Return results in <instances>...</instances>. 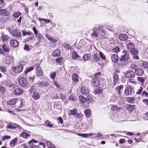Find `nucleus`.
Listing matches in <instances>:
<instances>
[{
  "label": "nucleus",
  "instance_id": "19",
  "mask_svg": "<svg viewBox=\"0 0 148 148\" xmlns=\"http://www.w3.org/2000/svg\"><path fill=\"white\" fill-rule=\"evenodd\" d=\"M23 93V91L19 88L15 89L14 91V94L15 95H20Z\"/></svg>",
  "mask_w": 148,
  "mask_h": 148
},
{
  "label": "nucleus",
  "instance_id": "53",
  "mask_svg": "<svg viewBox=\"0 0 148 148\" xmlns=\"http://www.w3.org/2000/svg\"><path fill=\"white\" fill-rule=\"evenodd\" d=\"M0 71L3 73L5 72L6 71V69L5 66H0Z\"/></svg>",
  "mask_w": 148,
  "mask_h": 148
},
{
  "label": "nucleus",
  "instance_id": "5",
  "mask_svg": "<svg viewBox=\"0 0 148 148\" xmlns=\"http://www.w3.org/2000/svg\"><path fill=\"white\" fill-rule=\"evenodd\" d=\"M123 90V86L121 85L117 86L115 88V91L116 93L119 95V97L121 98L120 97L121 95V93Z\"/></svg>",
  "mask_w": 148,
  "mask_h": 148
},
{
  "label": "nucleus",
  "instance_id": "22",
  "mask_svg": "<svg viewBox=\"0 0 148 148\" xmlns=\"http://www.w3.org/2000/svg\"><path fill=\"white\" fill-rule=\"evenodd\" d=\"M144 73V71L140 69H137L135 71V73L136 74L139 76L142 75Z\"/></svg>",
  "mask_w": 148,
  "mask_h": 148
},
{
  "label": "nucleus",
  "instance_id": "38",
  "mask_svg": "<svg viewBox=\"0 0 148 148\" xmlns=\"http://www.w3.org/2000/svg\"><path fill=\"white\" fill-rule=\"evenodd\" d=\"M78 76L75 74H73L72 77L73 80L75 82H78Z\"/></svg>",
  "mask_w": 148,
  "mask_h": 148
},
{
  "label": "nucleus",
  "instance_id": "51",
  "mask_svg": "<svg viewBox=\"0 0 148 148\" xmlns=\"http://www.w3.org/2000/svg\"><path fill=\"white\" fill-rule=\"evenodd\" d=\"M34 67L33 66H31L27 68L26 70L25 73V74H27L28 72L30 71H31L32 70L34 69Z\"/></svg>",
  "mask_w": 148,
  "mask_h": 148
},
{
  "label": "nucleus",
  "instance_id": "18",
  "mask_svg": "<svg viewBox=\"0 0 148 148\" xmlns=\"http://www.w3.org/2000/svg\"><path fill=\"white\" fill-rule=\"evenodd\" d=\"M127 48L128 50L130 51L134 48V45L132 42H129L127 44Z\"/></svg>",
  "mask_w": 148,
  "mask_h": 148
},
{
  "label": "nucleus",
  "instance_id": "20",
  "mask_svg": "<svg viewBox=\"0 0 148 148\" xmlns=\"http://www.w3.org/2000/svg\"><path fill=\"white\" fill-rule=\"evenodd\" d=\"M128 36L126 34H121L119 36V38L121 41H125L127 39Z\"/></svg>",
  "mask_w": 148,
  "mask_h": 148
},
{
  "label": "nucleus",
  "instance_id": "13",
  "mask_svg": "<svg viewBox=\"0 0 148 148\" xmlns=\"http://www.w3.org/2000/svg\"><path fill=\"white\" fill-rule=\"evenodd\" d=\"M36 73L39 76H41L43 73V72L40 66L37 67L36 69Z\"/></svg>",
  "mask_w": 148,
  "mask_h": 148
},
{
  "label": "nucleus",
  "instance_id": "43",
  "mask_svg": "<svg viewBox=\"0 0 148 148\" xmlns=\"http://www.w3.org/2000/svg\"><path fill=\"white\" fill-rule=\"evenodd\" d=\"M134 99L132 97H128L127 99V101L130 103H133L134 101Z\"/></svg>",
  "mask_w": 148,
  "mask_h": 148
},
{
  "label": "nucleus",
  "instance_id": "7",
  "mask_svg": "<svg viewBox=\"0 0 148 148\" xmlns=\"http://www.w3.org/2000/svg\"><path fill=\"white\" fill-rule=\"evenodd\" d=\"M19 83L21 86H24L27 84V82L25 78L22 77L19 79Z\"/></svg>",
  "mask_w": 148,
  "mask_h": 148
},
{
  "label": "nucleus",
  "instance_id": "34",
  "mask_svg": "<svg viewBox=\"0 0 148 148\" xmlns=\"http://www.w3.org/2000/svg\"><path fill=\"white\" fill-rule=\"evenodd\" d=\"M79 99L80 102L82 103H84L86 101V98L82 95L79 96Z\"/></svg>",
  "mask_w": 148,
  "mask_h": 148
},
{
  "label": "nucleus",
  "instance_id": "26",
  "mask_svg": "<svg viewBox=\"0 0 148 148\" xmlns=\"http://www.w3.org/2000/svg\"><path fill=\"white\" fill-rule=\"evenodd\" d=\"M20 136L23 138H27L30 136V134L26 132H23L21 134Z\"/></svg>",
  "mask_w": 148,
  "mask_h": 148
},
{
  "label": "nucleus",
  "instance_id": "59",
  "mask_svg": "<svg viewBox=\"0 0 148 148\" xmlns=\"http://www.w3.org/2000/svg\"><path fill=\"white\" fill-rule=\"evenodd\" d=\"M131 68L135 70L137 69V66L134 64H132L131 66Z\"/></svg>",
  "mask_w": 148,
  "mask_h": 148
},
{
  "label": "nucleus",
  "instance_id": "28",
  "mask_svg": "<svg viewBox=\"0 0 148 148\" xmlns=\"http://www.w3.org/2000/svg\"><path fill=\"white\" fill-rule=\"evenodd\" d=\"M87 101L88 103H90L93 101V96L91 95H88L87 97Z\"/></svg>",
  "mask_w": 148,
  "mask_h": 148
},
{
  "label": "nucleus",
  "instance_id": "12",
  "mask_svg": "<svg viewBox=\"0 0 148 148\" xmlns=\"http://www.w3.org/2000/svg\"><path fill=\"white\" fill-rule=\"evenodd\" d=\"M17 101V99H12L8 100V104L10 105H12L14 104Z\"/></svg>",
  "mask_w": 148,
  "mask_h": 148
},
{
  "label": "nucleus",
  "instance_id": "50",
  "mask_svg": "<svg viewBox=\"0 0 148 148\" xmlns=\"http://www.w3.org/2000/svg\"><path fill=\"white\" fill-rule=\"evenodd\" d=\"M2 84L5 86H8L9 87H10L11 86V84L8 83V82L7 81H3Z\"/></svg>",
  "mask_w": 148,
  "mask_h": 148
},
{
  "label": "nucleus",
  "instance_id": "11",
  "mask_svg": "<svg viewBox=\"0 0 148 148\" xmlns=\"http://www.w3.org/2000/svg\"><path fill=\"white\" fill-rule=\"evenodd\" d=\"M81 91L83 94H87L89 93L88 88L85 86L82 87L81 88Z\"/></svg>",
  "mask_w": 148,
  "mask_h": 148
},
{
  "label": "nucleus",
  "instance_id": "49",
  "mask_svg": "<svg viewBox=\"0 0 148 148\" xmlns=\"http://www.w3.org/2000/svg\"><path fill=\"white\" fill-rule=\"evenodd\" d=\"M78 55L75 52H73L72 53V58L73 59L75 60L77 57Z\"/></svg>",
  "mask_w": 148,
  "mask_h": 148
},
{
  "label": "nucleus",
  "instance_id": "60",
  "mask_svg": "<svg viewBox=\"0 0 148 148\" xmlns=\"http://www.w3.org/2000/svg\"><path fill=\"white\" fill-rule=\"evenodd\" d=\"M58 63L61 62L62 60V58H58L55 60Z\"/></svg>",
  "mask_w": 148,
  "mask_h": 148
},
{
  "label": "nucleus",
  "instance_id": "57",
  "mask_svg": "<svg viewBox=\"0 0 148 148\" xmlns=\"http://www.w3.org/2000/svg\"><path fill=\"white\" fill-rule=\"evenodd\" d=\"M113 51L115 53H117L119 51V48L118 47H116L114 48Z\"/></svg>",
  "mask_w": 148,
  "mask_h": 148
},
{
  "label": "nucleus",
  "instance_id": "2",
  "mask_svg": "<svg viewBox=\"0 0 148 148\" xmlns=\"http://www.w3.org/2000/svg\"><path fill=\"white\" fill-rule=\"evenodd\" d=\"M123 52L125 53L123 56H122L120 60L122 64H125V62L127 61L129 58V54L124 51H123Z\"/></svg>",
  "mask_w": 148,
  "mask_h": 148
},
{
  "label": "nucleus",
  "instance_id": "25",
  "mask_svg": "<svg viewBox=\"0 0 148 148\" xmlns=\"http://www.w3.org/2000/svg\"><path fill=\"white\" fill-rule=\"evenodd\" d=\"M8 13L7 11L4 10H0V15L8 16Z\"/></svg>",
  "mask_w": 148,
  "mask_h": 148
},
{
  "label": "nucleus",
  "instance_id": "23",
  "mask_svg": "<svg viewBox=\"0 0 148 148\" xmlns=\"http://www.w3.org/2000/svg\"><path fill=\"white\" fill-rule=\"evenodd\" d=\"M84 112L87 118H89L91 114V110L89 109H87L84 111Z\"/></svg>",
  "mask_w": 148,
  "mask_h": 148
},
{
  "label": "nucleus",
  "instance_id": "40",
  "mask_svg": "<svg viewBox=\"0 0 148 148\" xmlns=\"http://www.w3.org/2000/svg\"><path fill=\"white\" fill-rule=\"evenodd\" d=\"M114 84L115 85L116 83L118 81V80L119 79L118 76L117 74H115L114 75Z\"/></svg>",
  "mask_w": 148,
  "mask_h": 148
},
{
  "label": "nucleus",
  "instance_id": "45",
  "mask_svg": "<svg viewBox=\"0 0 148 148\" xmlns=\"http://www.w3.org/2000/svg\"><path fill=\"white\" fill-rule=\"evenodd\" d=\"M142 66L145 69L148 68V63L146 62H143L142 63Z\"/></svg>",
  "mask_w": 148,
  "mask_h": 148
},
{
  "label": "nucleus",
  "instance_id": "48",
  "mask_svg": "<svg viewBox=\"0 0 148 148\" xmlns=\"http://www.w3.org/2000/svg\"><path fill=\"white\" fill-rule=\"evenodd\" d=\"M111 109L112 110H119L121 109V108H118L116 106H112L111 107Z\"/></svg>",
  "mask_w": 148,
  "mask_h": 148
},
{
  "label": "nucleus",
  "instance_id": "35",
  "mask_svg": "<svg viewBox=\"0 0 148 148\" xmlns=\"http://www.w3.org/2000/svg\"><path fill=\"white\" fill-rule=\"evenodd\" d=\"M91 58L90 55L89 54L85 55L83 57V59L85 61L88 60Z\"/></svg>",
  "mask_w": 148,
  "mask_h": 148
},
{
  "label": "nucleus",
  "instance_id": "32",
  "mask_svg": "<svg viewBox=\"0 0 148 148\" xmlns=\"http://www.w3.org/2000/svg\"><path fill=\"white\" fill-rule=\"evenodd\" d=\"M49 84L48 82H41L40 83H39V86L40 87H43V86H47L49 85Z\"/></svg>",
  "mask_w": 148,
  "mask_h": 148
},
{
  "label": "nucleus",
  "instance_id": "27",
  "mask_svg": "<svg viewBox=\"0 0 148 148\" xmlns=\"http://www.w3.org/2000/svg\"><path fill=\"white\" fill-rule=\"evenodd\" d=\"M2 49L5 52H8L9 49L8 46L5 44H3L2 46Z\"/></svg>",
  "mask_w": 148,
  "mask_h": 148
},
{
  "label": "nucleus",
  "instance_id": "47",
  "mask_svg": "<svg viewBox=\"0 0 148 148\" xmlns=\"http://www.w3.org/2000/svg\"><path fill=\"white\" fill-rule=\"evenodd\" d=\"M77 109L76 108L73 109L70 111V114L71 115H74L77 111Z\"/></svg>",
  "mask_w": 148,
  "mask_h": 148
},
{
  "label": "nucleus",
  "instance_id": "52",
  "mask_svg": "<svg viewBox=\"0 0 148 148\" xmlns=\"http://www.w3.org/2000/svg\"><path fill=\"white\" fill-rule=\"evenodd\" d=\"M10 136H3L2 139V141H3L5 140L10 139Z\"/></svg>",
  "mask_w": 148,
  "mask_h": 148
},
{
  "label": "nucleus",
  "instance_id": "6",
  "mask_svg": "<svg viewBox=\"0 0 148 148\" xmlns=\"http://www.w3.org/2000/svg\"><path fill=\"white\" fill-rule=\"evenodd\" d=\"M125 76L126 77L129 78H134L135 77V74L133 71L129 70L126 72Z\"/></svg>",
  "mask_w": 148,
  "mask_h": 148
},
{
  "label": "nucleus",
  "instance_id": "54",
  "mask_svg": "<svg viewBox=\"0 0 148 148\" xmlns=\"http://www.w3.org/2000/svg\"><path fill=\"white\" fill-rule=\"evenodd\" d=\"M8 39V36L6 35H3L2 37V39L3 41H6Z\"/></svg>",
  "mask_w": 148,
  "mask_h": 148
},
{
  "label": "nucleus",
  "instance_id": "46",
  "mask_svg": "<svg viewBox=\"0 0 148 148\" xmlns=\"http://www.w3.org/2000/svg\"><path fill=\"white\" fill-rule=\"evenodd\" d=\"M74 116L78 118H82L83 117V115L82 114H79L78 113H76L74 115Z\"/></svg>",
  "mask_w": 148,
  "mask_h": 148
},
{
  "label": "nucleus",
  "instance_id": "61",
  "mask_svg": "<svg viewBox=\"0 0 148 148\" xmlns=\"http://www.w3.org/2000/svg\"><path fill=\"white\" fill-rule=\"evenodd\" d=\"M48 39L49 40H50L51 41V42H53L54 43H56L57 41L56 40H54L53 39L51 38L50 37L49 38H48Z\"/></svg>",
  "mask_w": 148,
  "mask_h": 148
},
{
  "label": "nucleus",
  "instance_id": "42",
  "mask_svg": "<svg viewBox=\"0 0 148 148\" xmlns=\"http://www.w3.org/2000/svg\"><path fill=\"white\" fill-rule=\"evenodd\" d=\"M145 79L142 77H137L138 81L140 82L142 84H143Z\"/></svg>",
  "mask_w": 148,
  "mask_h": 148
},
{
  "label": "nucleus",
  "instance_id": "37",
  "mask_svg": "<svg viewBox=\"0 0 148 148\" xmlns=\"http://www.w3.org/2000/svg\"><path fill=\"white\" fill-rule=\"evenodd\" d=\"M45 126L46 127H52L53 125L49 121L47 120L45 122Z\"/></svg>",
  "mask_w": 148,
  "mask_h": 148
},
{
  "label": "nucleus",
  "instance_id": "21",
  "mask_svg": "<svg viewBox=\"0 0 148 148\" xmlns=\"http://www.w3.org/2000/svg\"><path fill=\"white\" fill-rule=\"evenodd\" d=\"M7 127L8 128L12 129H14L16 128H18V129L20 130H21L22 128L21 127L18 125H15V126H13L10 124H9L7 126Z\"/></svg>",
  "mask_w": 148,
  "mask_h": 148
},
{
  "label": "nucleus",
  "instance_id": "58",
  "mask_svg": "<svg viewBox=\"0 0 148 148\" xmlns=\"http://www.w3.org/2000/svg\"><path fill=\"white\" fill-rule=\"evenodd\" d=\"M0 91L1 92H5V90L4 87L0 86Z\"/></svg>",
  "mask_w": 148,
  "mask_h": 148
},
{
  "label": "nucleus",
  "instance_id": "3",
  "mask_svg": "<svg viewBox=\"0 0 148 148\" xmlns=\"http://www.w3.org/2000/svg\"><path fill=\"white\" fill-rule=\"evenodd\" d=\"M125 93L127 95H133L134 94V92L131 86H128L125 90Z\"/></svg>",
  "mask_w": 148,
  "mask_h": 148
},
{
  "label": "nucleus",
  "instance_id": "29",
  "mask_svg": "<svg viewBox=\"0 0 148 148\" xmlns=\"http://www.w3.org/2000/svg\"><path fill=\"white\" fill-rule=\"evenodd\" d=\"M94 92L96 94H100L103 92V89L101 88H99L95 89Z\"/></svg>",
  "mask_w": 148,
  "mask_h": 148
},
{
  "label": "nucleus",
  "instance_id": "36",
  "mask_svg": "<svg viewBox=\"0 0 148 148\" xmlns=\"http://www.w3.org/2000/svg\"><path fill=\"white\" fill-rule=\"evenodd\" d=\"M143 90V88L141 86L138 87L136 92V94L137 95H140Z\"/></svg>",
  "mask_w": 148,
  "mask_h": 148
},
{
  "label": "nucleus",
  "instance_id": "8",
  "mask_svg": "<svg viewBox=\"0 0 148 148\" xmlns=\"http://www.w3.org/2000/svg\"><path fill=\"white\" fill-rule=\"evenodd\" d=\"M11 34L12 36L15 37L19 38L21 36L20 32L16 29L14 30Z\"/></svg>",
  "mask_w": 148,
  "mask_h": 148
},
{
  "label": "nucleus",
  "instance_id": "16",
  "mask_svg": "<svg viewBox=\"0 0 148 148\" xmlns=\"http://www.w3.org/2000/svg\"><path fill=\"white\" fill-rule=\"evenodd\" d=\"M61 54V52L59 49H57L54 51L52 53L53 56L55 57L59 56Z\"/></svg>",
  "mask_w": 148,
  "mask_h": 148
},
{
  "label": "nucleus",
  "instance_id": "44",
  "mask_svg": "<svg viewBox=\"0 0 148 148\" xmlns=\"http://www.w3.org/2000/svg\"><path fill=\"white\" fill-rule=\"evenodd\" d=\"M130 51H131L132 54L134 55H136L138 53V50L134 48Z\"/></svg>",
  "mask_w": 148,
  "mask_h": 148
},
{
  "label": "nucleus",
  "instance_id": "1",
  "mask_svg": "<svg viewBox=\"0 0 148 148\" xmlns=\"http://www.w3.org/2000/svg\"><path fill=\"white\" fill-rule=\"evenodd\" d=\"M25 62L23 61L20 62V64L17 67H14L12 68V69L13 71L16 73H18L21 72L23 71V65H25Z\"/></svg>",
  "mask_w": 148,
  "mask_h": 148
},
{
  "label": "nucleus",
  "instance_id": "62",
  "mask_svg": "<svg viewBox=\"0 0 148 148\" xmlns=\"http://www.w3.org/2000/svg\"><path fill=\"white\" fill-rule=\"evenodd\" d=\"M37 141L36 140L33 139L29 142V144H31L32 143L33 144V143H37Z\"/></svg>",
  "mask_w": 148,
  "mask_h": 148
},
{
  "label": "nucleus",
  "instance_id": "55",
  "mask_svg": "<svg viewBox=\"0 0 148 148\" xmlns=\"http://www.w3.org/2000/svg\"><path fill=\"white\" fill-rule=\"evenodd\" d=\"M99 54L100 57L102 59L105 60L106 59V57L101 52H99Z\"/></svg>",
  "mask_w": 148,
  "mask_h": 148
},
{
  "label": "nucleus",
  "instance_id": "63",
  "mask_svg": "<svg viewBox=\"0 0 148 148\" xmlns=\"http://www.w3.org/2000/svg\"><path fill=\"white\" fill-rule=\"evenodd\" d=\"M142 95L144 96L145 97H148V93L145 91H144L143 92Z\"/></svg>",
  "mask_w": 148,
  "mask_h": 148
},
{
  "label": "nucleus",
  "instance_id": "10",
  "mask_svg": "<svg viewBox=\"0 0 148 148\" xmlns=\"http://www.w3.org/2000/svg\"><path fill=\"white\" fill-rule=\"evenodd\" d=\"M95 133L94 134H91V133H89V134H80V133H78L77 135L79 136H82L83 138H87L88 137L91 136L93 135H95Z\"/></svg>",
  "mask_w": 148,
  "mask_h": 148
},
{
  "label": "nucleus",
  "instance_id": "4",
  "mask_svg": "<svg viewBox=\"0 0 148 148\" xmlns=\"http://www.w3.org/2000/svg\"><path fill=\"white\" fill-rule=\"evenodd\" d=\"M100 27H94L92 30L93 33L91 34V36L92 37H98V34L100 31Z\"/></svg>",
  "mask_w": 148,
  "mask_h": 148
},
{
  "label": "nucleus",
  "instance_id": "9",
  "mask_svg": "<svg viewBox=\"0 0 148 148\" xmlns=\"http://www.w3.org/2000/svg\"><path fill=\"white\" fill-rule=\"evenodd\" d=\"M13 58L11 56H6L5 58V62L6 64H10L12 61Z\"/></svg>",
  "mask_w": 148,
  "mask_h": 148
},
{
  "label": "nucleus",
  "instance_id": "64",
  "mask_svg": "<svg viewBox=\"0 0 148 148\" xmlns=\"http://www.w3.org/2000/svg\"><path fill=\"white\" fill-rule=\"evenodd\" d=\"M24 49L25 50H27V51H29L30 49L29 47L27 45H25L24 47Z\"/></svg>",
  "mask_w": 148,
  "mask_h": 148
},
{
  "label": "nucleus",
  "instance_id": "24",
  "mask_svg": "<svg viewBox=\"0 0 148 148\" xmlns=\"http://www.w3.org/2000/svg\"><path fill=\"white\" fill-rule=\"evenodd\" d=\"M18 140L17 138H15L10 142V145L11 147H14L15 146V143H16Z\"/></svg>",
  "mask_w": 148,
  "mask_h": 148
},
{
  "label": "nucleus",
  "instance_id": "30",
  "mask_svg": "<svg viewBox=\"0 0 148 148\" xmlns=\"http://www.w3.org/2000/svg\"><path fill=\"white\" fill-rule=\"evenodd\" d=\"M33 98L35 100H38L40 97L39 94L37 92H34L32 95Z\"/></svg>",
  "mask_w": 148,
  "mask_h": 148
},
{
  "label": "nucleus",
  "instance_id": "14",
  "mask_svg": "<svg viewBox=\"0 0 148 148\" xmlns=\"http://www.w3.org/2000/svg\"><path fill=\"white\" fill-rule=\"evenodd\" d=\"M111 58L112 61L115 63L117 62L119 59L118 56L116 54L112 55Z\"/></svg>",
  "mask_w": 148,
  "mask_h": 148
},
{
  "label": "nucleus",
  "instance_id": "17",
  "mask_svg": "<svg viewBox=\"0 0 148 148\" xmlns=\"http://www.w3.org/2000/svg\"><path fill=\"white\" fill-rule=\"evenodd\" d=\"M135 106L134 105H131L127 104L126 106L127 109L129 112H131L135 109Z\"/></svg>",
  "mask_w": 148,
  "mask_h": 148
},
{
  "label": "nucleus",
  "instance_id": "41",
  "mask_svg": "<svg viewBox=\"0 0 148 148\" xmlns=\"http://www.w3.org/2000/svg\"><path fill=\"white\" fill-rule=\"evenodd\" d=\"M21 13L19 12H16L14 13L13 14V16L15 18H18L21 15Z\"/></svg>",
  "mask_w": 148,
  "mask_h": 148
},
{
  "label": "nucleus",
  "instance_id": "33",
  "mask_svg": "<svg viewBox=\"0 0 148 148\" xmlns=\"http://www.w3.org/2000/svg\"><path fill=\"white\" fill-rule=\"evenodd\" d=\"M47 145L48 146V148H55V145L49 141L47 142Z\"/></svg>",
  "mask_w": 148,
  "mask_h": 148
},
{
  "label": "nucleus",
  "instance_id": "31",
  "mask_svg": "<svg viewBox=\"0 0 148 148\" xmlns=\"http://www.w3.org/2000/svg\"><path fill=\"white\" fill-rule=\"evenodd\" d=\"M92 84L94 86H97L99 85V81L96 78L93 79Z\"/></svg>",
  "mask_w": 148,
  "mask_h": 148
},
{
  "label": "nucleus",
  "instance_id": "56",
  "mask_svg": "<svg viewBox=\"0 0 148 148\" xmlns=\"http://www.w3.org/2000/svg\"><path fill=\"white\" fill-rule=\"evenodd\" d=\"M56 75V73L55 72H53L52 74L51 75L50 77L52 79H54Z\"/></svg>",
  "mask_w": 148,
  "mask_h": 148
},
{
  "label": "nucleus",
  "instance_id": "39",
  "mask_svg": "<svg viewBox=\"0 0 148 148\" xmlns=\"http://www.w3.org/2000/svg\"><path fill=\"white\" fill-rule=\"evenodd\" d=\"M94 59L96 61H99L100 60V57L98 54L97 53L95 54L93 56Z\"/></svg>",
  "mask_w": 148,
  "mask_h": 148
},
{
  "label": "nucleus",
  "instance_id": "15",
  "mask_svg": "<svg viewBox=\"0 0 148 148\" xmlns=\"http://www.w3.org/2000/svg\"><path fill=\"white\" fill-rule=\"evenodd\" d=\"M11 45L14 47H17L19 45L18 41L16 40H12L10 41Z\"/></svg>",
  "mask_w": 148,
  "mask_h": 148
}]
</instances>
